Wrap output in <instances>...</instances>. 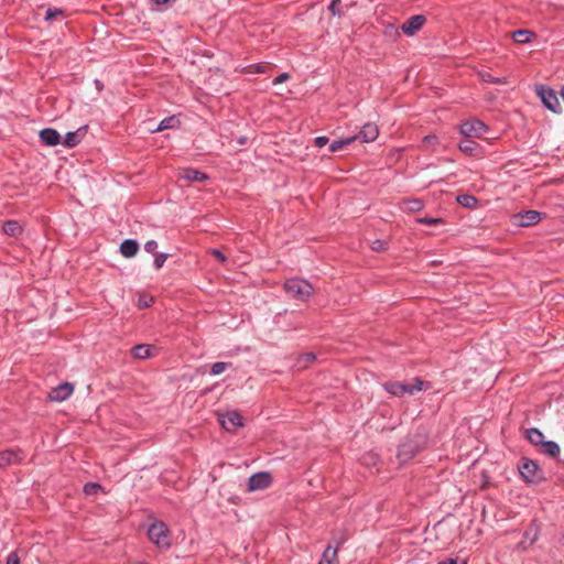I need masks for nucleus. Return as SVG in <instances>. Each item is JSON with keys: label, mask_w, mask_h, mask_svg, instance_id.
I'll list each match as a JSON object with an SVG mask.
<instances>
[{"label": "nucleus", "mask_w": 564, "mask_h": 564, "mask_svg": "<svg viewBox=\"0 0 564 564\" xmlns=\"http://www.w3.org/2000/svg\"><path fill=\"white\" fill-rule=\"evenodd\" d=\"M518 469L522 480L529 485H538L544 480L542 469L539 467L536 462L530 458H521Z\"/></svg>", "instance_id": "nucleus-1"}, {"label": "nucleus", "mask_w": 564, "mask_h": 564, "mask_svg": "<svg viewBox=\"0 0 564 564\" xmlns=\"http://www.w3.org/2000/svg\"><path fill=\"white\" fill-rule=\"evenodd\" d=\"M430 386L429 382L423 381L419 378L414 379V383H402L397 381L387 382L383 384L384 390L394 395V397H403L405 393L413 394L417 391H422L427 389Z\"/></svg>", "instance_id": "nucleus-2"}, {"label": "nucleus", "mask_w": 564, "mask_h": 564, "mask_svg": "<svg viewBox=\"0 0 564 564\" xmlns=\"http://www.w3.org/2000/svg\"><path fill=\"white\" fill-rule=\"evenodd\" d=\"M284 291L300 301H307L313 294V286L306 280L293 278L284 282Z\"/></svg>", "instance_id": "nucleus-3"}, {"label": "nucleus", "mask_w": 564, "mask_h": 564, "mask_svg": "<svg viewBox=\"0 0 564 564\" xmlns=\"http://www.w3.org/2000/svg\"><path fill=\"white\" fill-rule=\"evenodd\" d=\"M169 532V528L164 522L156 521L149 527L148 536L159 547L169 549L171 546Z\"/></svg>", "instance_id": "nucleus-4"}, {"label": "nucleus", "mask_w": 564, "mask_h": 564, "mask_svg": "<svg viewBox=\"0 0 564 564\" xmlns=\"http://www.w3.org/2000/svg\"><path fill=\"white\" fill-rule=\"evenodd\" d=\"M487 130L488 127L477 119L465 121L459 127V132L466 138H480Z\"/></svg>", "instance_id": "nucleus-5"}, {"label": "nucleus", "mask_w": 564, "mask_h": 564, "mask_svg": "<svg viewBox=\"0 0 564 564\" xmlns=\"http://www.w3.org/2000/svg\"><path fill=\"white\" fill-rule=\"evenodd\" d=\"M272 482V476L268 471H259L251 475L247 482L248 491H258L268 488Z\"/></svg>", "instance_id": "nucleus-6"}, {"label": "nucleus", "mask_w": 564, "mask_h": 564, "mask_svg": "<svg viewBox=\"0 0 564 564\" xmlns=\"http://www.w3.org/2000/svg\"><path fill=\"white\" fill-rule=\"evenodd\" d=\"M25 458V454L20 448H8L0 451V468L20 464Z\"/></svg>", "instance_id": "nucleus-7"}, {"label": "nucleus", "mask_w": 564, "mask_h": 564, "mask_svg": "<svg viewBox=\"0 0 564 564\" xmlns=\"http://www.w3.org/2000/svg\"><path fill=\"white\" fill-rule=\"evenodd\" d=\"M538 94L543 102V105L552 110L553 112H558L561 109L560 100L555 94V91L549 87L541 86L538 89Z\"/></svg>", "instance_id": "nucleus-8"}, {"label": "nucleus", "mask_w": 564, "mask_h": 564, "mask_svg": "<svg viewBox=\"0 0 564 564\" xmlns=\"http://www.w3.org/2000/svg\"><path fill=\"white\" fill-rule=\"evenodd\" d=\"M542 219V213L538 210H525L513 216V224L520 227L536 225Z\"/></svg>", "instance_id": "nucleus-9"}, {"label": "nucleus", "mask_w": 564, "mask_h": 564, "mask_svg": "<svg viewBox=\"0 0 564 564\" xmlns=\"http://www.w3.org/2000/svg\"><path fill=\"white\" fill-rule=\"evenodd\" d=\"M219 422L226 431H235L243 425V419L237 411H227L219 415Z\"/></svg>", "instance_id": "nucleus-10"}, {"label": "nucleus", "mask_w": 564, "mask_h": 564, "mask_svg": "<svg viewBox=\"0 0 564 564\" xmlns=\"http://www.w3.org/2000/svg\"><path fill=\"white\" fill-rule=\"evenodd\" d=\"M426 18L422 14H415L409 18L402 25V32L408 36L416 34L425 24Z\"/></svg>", "instance_id": "nucleus-11"}, {"label": "nucleus", "mask_w": 564, "mask_h": 564, "mask_svg": "<svg viewBox=\"0 0 564 564\" xmlns=\"http://www.w3.org/2000/svg\"><path fill=\"white\" fill-rule=\"evenodd\" d=\"M379 130L378 127L373 123H366L362 126L361 130L358 134L351 135L356 140H360L361 142H372L378 138Z\"/></svg>", "instance_id": "nucleus-12"}, {"label": "nucleus", "mask_w": 564, "mask_h": 564, "mask_svg": "<svg viewBox=\"0 0 564 564\" xmlns=\"http://www.w3.org/2000/svg\"><path fill=\"white\" fill-rule=\"evenodd\" d=\"M73 384L68 382L61 383L56 388L52 389V391L48 393V398L52 401L62 402L73 393Z\"/></svg>", "instance_id": "nucleus-13"}, {"label": "nucleus", "mask_w": 564, "mask_h": 564, "mask_svg": "<svg viewBox=\"0 0 564 564\" xmlns=\"http://www.w3.org/2000/svg\"><path fill=\"white\" fill-rule=\"evenodd\" d=\"M180 178H183L188 182H204L207 181L209 177L206 173L202 171L186 167L180 171Z\"/></svg>", "instance_id": "nucleus-14"}, {"label": "nucleus", "mask_w": 564, "mask_h": 564, "mask_svg": "<svg viewBox=\"0 0 564 564\" xmlns=\"http://www.w3.org/2000/svg\"><path fill=\"white\" fill-rule=\"evenodd\" d=\"M41 141L48 147H55L61 143L59 133L52 128H45L40 131Z\"/></svg>", "instance_id": "nucleus-15"}, {"label": "nucleus", "mask_w": 564, "mask_h": 564, "mask_svg": "<svg viewBox=\"0 0 564 564\" xmlns=\"http://www.w3.org/2000/svg\"><path fill=\"white\" fill-rule=\"evenodd\" d=\"M139 243L134 239H124L120 245V252L126 258H131L137 254Z\"/></svg>", "instance_id": "nucleus-16"}, {"label": "nucleus", "mask_w": 564, "mask_h": 564, "mask_svg": "<svg viewBox=\"0 0 564 564\" xmlns=\"http://www.w3.org/2000/svg\"><path fill=\"white\" fill-rule=\"evenodd\" d=\"M2 230L10 237H19L23 232V227L17 220H7L3 223Z\"/></svg>", "instance_id": "nucleus-17"}, {"label": "nucleus", "mask_w": 564, "mask_h": 564, "mask_svg": "<svg viewBox=\"0 0 564 564\" xmlns=\"http://www.w3.org/2000/svg\"><path fill=\"white\" fill-rule=\"evenodd\" d=\"M512 39L519 44H527L532 42L535 37V33L530 30L520 29L512 32Z\"/></svg>", "instance_id": "nucleus-18"}, {"label": "nucleus", "mask_w": 564, "mask_h": 564, "mask_svg": "<svg viewBox=\"0 0 564 564\" xmlns=\"http://www.w3.org/2000/svg\"><path fill=\"white\" fill-rule=\"evenodd\" d=\"M525 438L534 446H542V443L545 442L543 433L536 427L528 429Z\"/></svg>", "instance_id": "nucleus-19"}, {"label": "nucleus", "mask_w": 564, "mask_h": 564, "mask_svg": "<svg viewBox=\"0 0 564 564\" xmlns=\"http://www.w3.org/2000/svg\"><path fill=\"white\" fill-rule=\"evenodd\" d=\"M337 547L333 549L328 545L322 554V558L318 564H339L337 558Z\"/></svg>", "instance_id": "nucleus-20"}, {"label": "nucleus", "mask_w": 564, "mask_h": 564, "mask_svg": "<svg viewBox=\"0 0 564 564\" xmlns=\"http://www.w3.org/2000/svg\"><path fill=\"white\" fill-rule=\"evenodd\" d=\"M478 76H479L480 80L484 83H489V84H495V85L508 84L507 77H495L488 70H480L478 73Z\"/></svg>", "instance_id": "nucleus-21"}, {"label": "nucleus", "mask_w": 564, "mask_h": 564, "mask_svg": "<svg viewBox=\"0 0 564 564\" xmlns=\"http://www.w3.org/2000/svg\"><path fill=\"white\" fill-rule=\"evenodd\" d=\"M86 127L79 128L77 131H69L66 133L64 138L63 144L68 148H74L80 142V132L85 130Z\"/></svg>", "instance_id": "nucleus-22"}, {"label": "nucleus", "mask_w": 564, "mask_h": 564, "mask_svg": "<svg viewBox=\"0 0 564 564\" xmlns=\"http://www.w3.org/2000/svg\"><path fill=\"white\" fill-rule=\"evenodd\" d=\"M458 148L463 153H466L468 155H475L479 148V144L473 141L471 138H467L466 140L459 142Z\"/></svg>", "instance_id": "nucleus-23"}, {"label": "nucleus", "mask_w": 564, "mask_h": 564, "mask_svg": "<svg viewBox=\"0 0 564 564\" xmlns=\"http://www.w3.org/2000/svg\"><path fill=\"white\" fill-rule=\"evenodd\" d=\"M180 126V119L175 116H171L161 120L154 132L164 131L167 129H174Z\"/></svg>", "instance_id": "nucleus-24"}, {"label": "nucleus", "mask_w": 564, "mask_h": 564, "mask_svg": "<svg viewBox=\"0 0 564 564\" xmlns=\"http://www.w3.org/2000/svg\"><path fill=\"white\" fill-rule=\"evenodd\" d=\"M541 452L551 457H557L560 455V446L554 441H545L542 443Z\"/></svg>", "instance_id": "nucleus-25"}, {"label": "nucleus", "mask_w": 564, "mask_h": 564, "mask_svg": "<svg viewBox=\"0 0 564 564\" xmlns=\"http://www.w3.org/2000/svg\"><path fill=\"white\" fill-rule=\"evenodd\" d=\"M151 349H152L151 345L140 344V345H135L132 348L131 352H132L133 357H135L138 359H145L151 356Z\"/></svg>", "instance_id": "nucleus-26"}, {"label": "nucleus", "mask_w": 564, "mask_h": 564, "mask_svg": "<svg viewBox=\"0 0 564 564\" xmlns=\"http://www.w3.org/2000/svg\"><path fill=\"white\" fill-rule=\"evenodd\" d=\"M457 203L466 208H474L477 206V198L469 194H460L456 198Z\"/></svg>", "instance_id": "nucleus-27"}, {"label": "nucleus", "mask_w": 564, "mask_h": 564, "mask_svg": "<svg viewBox=\"0 0 564 564\" xmlns=\"http://www.w3.org/2000/svg\"><path fill=\"white\" fill-rule=\"evenodd\" d=\"M354 141H355V138H352V137L334 140L329 145V151L337 152V151L341 150L343 148L351 144Z\"/></svg>", "instance_id": "nucleus-28"}, {"label": "nucleus", "mask_w": 564, "mask_h": 564, "mask_svg": "<svg viewBox=\"0 0 564 564\" xmlns=\"http://www.w3.org/2000/svg\"><path fill=\"white\" fill-rule=\"evenodd\" d=\"M403 205L404 209L411 213L420 212L424 207V204L421 199H408L403 202Z\"/></svg>", "instance_id": "nucleus-29"}, {"label": "nucleus", "mask_w": 564, "mask_h": 564, "mask_svg": "<svg viewBox=\"0 0 564 564\" xmlns=\"http://www.w3.org/2000/svg\"><path fill=\"white\" fill-rule=\"evenodd\" d=\"M414 455L415 451L409 444H403L398 451V456L400 459L412 458Z\"/></svg>", "instance_id": "nucleus-30"}, {"label": "nucleus", "mask_w": 564, "mask_h": 564, "mask_svg": "<svg viewBox=\"0 0 564 564\" xmlns=\"http://www.w3.org/2000/svg\"><path fill=\"white\" fill-rule=\"evenodd\" d=\"M230 366H231L230 362L217 361L212 365L210 375L218 376V375L223 373L226 369H228Z\"/></svg>", "instance_id": "nucleus-31"}, {"label": "nucleus", "mask_w": 564, "mask_h": 564, "mask_svg": "<svg viewBox=\"0 0 564 564\" xmlns=\"http://www.w3.org/2000/svg\"><path fill=\"white\" fill-rule=\"evenodd\" d=\"M84 494L87 496L97 495L99 491H102V487L97 482H87L84 486Z\"/></svg>", "instance_id": "nucleus-32"}, {"label": "nucleus", "mask_w": 564, "mask_h": 564, "mask_svg": "<svg viewBox=\"0 0 564 564\" xmlns=\"http://www.w3.org/2000/svg\"><path fill=\"white\" fill-rule=\"evenodd\" d=\"M64 14V11L62 9H58V8H48L45 12V20L46 21H52L54 20L56 17L58 15H63Z\"/></svg>", "instance_id": "nucleus-33"}, {"label": "nucleus", "mask_w": 564, "mask_h": 564, "mask_svg": "<svg viewBox=\"0 0 564 564\" xmlns=\"http://www.w3.org/2000/svg\"><path fill=\"white\" fill-rule=\"evenodd\" d=\"M154 256L155 257H154L153 263H154L155 269L159 270L164 265L165 261L169 258V254L167 253H155Z\"/></svg>", "instance_id": "nucleus-34"}, {"label": "nucleus", "mask_w": 564, "mask_h": 564, "mask_svg": "<svg viewBox=\"0 0 564 564\" xmlns=\"http://www.w3.org/2000/svg\"><path fill=\"white\" fill-rule=\"evenodd\" d=\"M315 355L312 354V352H307V354H304L300 359H299V365H302L303 367H305L306 365L313 362L315 360Z\"/></svg>", "instance_id": "nucleus-35"}, {"label": "nucleus", "mask_w": 564, "mask_h": 564, "mask_svg": "<svg viewBox=\"0 0 564 564\" xmlns=\"http://www.w3.org/2000/svg\"><path fill=\"white\" fill-rule=\"evenodd\" d=\"M417 223L432 226V225L442 223V219L441 218H432V217H423V218H419Z\"/></svg>", "instance_id": "nucleus-36"}, {"label": "nucleus", "mask_w": 564, "mask_h": 564, "mask_svg": "<svg viewBox=\"0 0 564 564\" xmlns=\"http://www.w3.org/2000/svg\"><path fill=\"white\" fill-rule=\"evenodd\" d=\"M340 0H332V2L328 6V10L332 12L333 15H340L339 10Z\"/></svg>", "instance_id": "nucleus-37"}, {"label": "nucleus", "mask_w": 564, "mask_h": 564, "mask_svg": "<svg viewBox=\"0 0 564 564\" xmlns=\"http://www.w3.org/2000/svg\"><path fill=\"white\" fill-rule=\"evenodd\" d=\"M156 249H158V242L155 240H148L144 243V250L147 252H149V253L155 254L156 253Z\"/></svg>", "instance_id": "nucleus-38"}, {"label": "nucleus", "mask_w": 564, "mask_h": 564, "mask_svg": "<svg viewBox=\"0 0 564 564\" xmlns=\"http://www.w3.org/2000/svg\"><path fill=\"white\" fill-rule=\"evenodd\" d=\"M423 143L427 147H434L438 143V139L434 134L425 135L423 138Z\"/></svg>", "instance_id": "nucleus-39"}, {"label": "nucleus", "mask_w": 564, "mask_h": 564, "mask_svg": "<svg viewBox=\"0 0 564 564\" xmlns=\"http://www.w3.org/2000/svg\"><path fill=\"white\" fill-rule=\"evenodd\" d=\"M210 253L221 263H225L227 261L226 256L218 249H212Z\"/></svg>", "instance_id": "nucleus-40"}, {"label": "nucleus", "mask_w": 564, "mask_h": 564, "mask_svg": "<svg viewBox=\"0 0 564 564\" xmlns=\"http://www.w3.org/2000/svg\"><path fill=\"white\" fill-rule=\"evenodd\" d=\"M328 138L325 137V135H319V137H316L315 140H314V143L317 148H323L325 147L327 143H328Z\"/></svg>", "instance_id": "nucleus-41"}, {"label": "nucleus", "mask_w": 564, "mask_h": 564, "mask_svg": "<svg viewBox=\"0 0 564 564\" xmlns=\"http://www.w3.org/2000/svg\"><path fill=\"white\" fill-rule=\"evenodd\" d=\"M371 249L375 251L386 250V242L382 240H375L371 245Z\"/></svg>", "instance_id": "nucleus-42"}, {"label": "nucleus", "mask_w": 564, "mask_h": 564, "mask_svg": "<svg viewBox=\"0 0 564 564\" xmlns=\"http://www.w3.org/2000/svg\"><path fill=\"white\" fill-rule=\"evenodd\" d=\"M6 564H20V558L15 552H11L7 557Z\"/></svg>", "instance_id": "nucleus-43"}, {"label": "nucleus", "mask_w": 564, "mask_h": 564, "mask_svg": "<svg viewBox=\"0 0 564 564\" xmlns=\"http://www.w3.org/2000/svg\"><path fill=\"white\" fill-rule=\"evenodd\" d=\"M290 78L288 73H282L273 79V85L281 84Z\"/></svg>", "instance_id": "nucleus-44"}, {"label": "nucleus", "mask_w": 564, "mask_h": 564, "mask_svg": "<svg viewBox=\"0 0 564 564\" xmlns=\"http://www.w3.org/2000/svg\"><path fill=\"white\" fill-rule=\"evenodd\" d=\"M438 564H466L464 561H458L456 558H447L445 561L440 562Z\"/></svg>", "instance_id": "nucleus-45"}, {"label": "nucleus", "mask_w": 564, "mask_h": 564, "mask_svg": "<svg viewBox=\"0 0 564 564\" xmlns=\"http://www.w3.org/2000/svg\"><path fill=\"white\" fill-rule=\"evenodd\" d=\"M247 141H248V138H247V137H240V138L238 139V143H239V144H241V145L246 144V143H247Z\"/></svg>", "instance_id": "nucleus-46"}, {"label": "nucleus", "mask_w": 564, "mask_h": 564, "mask_svg": "<svg viewBox=\"0 0 564 564\" xmlns=\"http://www.w3.org/2000/svg\"><path fill=\"white\" fill-rule=\"evenodd\" d=\"M149 306V302L147 301H142L141 299L139 300V307H148Z\"/></svg>", "instance_id": "nucleus-47"}, {"label": "nucleus", "mask_w": 564, "mask_h": 564, "mask_svg": "<svg viewBox=\"0 0 564 564\" xmlns=\"http://www.w3.org/2000/svg\"><path fill=\"white\" fill-rule=\"evenodd\" d=\"M156 4H165L169 0H152Z\"/></svg>", "instance_id": "nucleus-48"}, {"label": "nucleus", "mask_w": 564, "mask_h": 564, "mask_svg": "<svg viewBox=\"0 0 564 564\" xmlns=\"http://www.w3.org/2000/svg\"><path fill=\"white\" fill-rule=\"evenodd\" d=\"M256 72H258V73L263 72V66L262 65H257Z\"/></svg>", "instance_id": "nucleus-49"}, {"label": "nucleus", "mask_w": 564, "mask_h": 564, "mask_svg": "<svg viewBox=\"0 0 564 564\" xmlns=\"http://www.w3.org/2000/svg\"><path fill=\"white\" fill-rule=\"evenodd\" d=\"M95 83H96V85H97V87H98V88H100V87H101V84H100V82H99V80H96Z\"/></svg>", "instance_id": "nucleus-50"}, {"label": "nucleus", "mask_w": 564, "mask_h": 564, "mask_svg": "<svg viewBox=\"0 0 564 564\" xmlns=\"http://www.w3.org/2000/svg\"><path fill=\"white\" fill-rule=\"evenodd\" d=\"M139 564H147V563H139Z\"/></svg>", "instance_id": "nucleus-51"}]
</instances>
